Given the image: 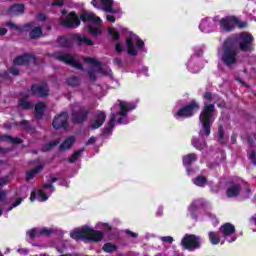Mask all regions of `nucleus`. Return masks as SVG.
Masks as SVG:
<instances>
[{
    "instance_id": "3c124183",
    "label": "nucleus",
    "mask_w": 256,
    "mask_h": 256,
    "mask_svg": "<svg viewBox=\"0 0 256 256\" xmlns=\"http://www.w3.org/2000/svg\"><path fill=\"white\" fill-rule=\"evenodd\" d=\"M45 19H47V16L43 13H40L36 16L37 21H45Z\"/></svg>"
},
{
    "instance_id": "423d86ee",
    "label": "nucleus",
    "mask_w": 256,
    "mask_h": 256,
    "mask_svg": "<svg viewBox=\"0 0 256 256\" xmlns=\"http://www.w3.org/2000/svg\"><path fill=\"white\" fill-rule=\"evenodd\" d=\"M217 25L220 26L222 31H233L235 27L245 29V27H247V22H240V20L235 16H226L220 20H217Z\"/></svg>"
},
{
    "instance_id": "e433bc0d",
    "label": "nucleus",
    "mask_w": 256,
    "mask_h": 256,
    "mask_svg": "<svg viewBox=\"0 0 256 256\" xmlns=\"http://www.w3.org/2000/svg\"><path fill=\"white\" fill-rule=\"evenodd\" d=\"M66 83L70 87H77V85L81 83V80L76 76H71L70 78L67 79Z\"/></svg>"
},
{
    "instance_id": "bf43d9fd",
    "label": "nucleus",
    "mask_w": 256,
    "mask_h": 256,
    "mask_svg": "<svg viewBox=\"0 0 256 256\" xmlns=\"http://www.w3.org/2000/svg\"><path fill=\"white\" fill-rule=\"evenodd\" d=\"M250 223H251V225H255V226H256V214H254V215L250 218Z\"/></svg>"
},
{
    "instance_id": "f257e3e1",
    "label": "nucleus",
    "mask_w": 256,
    "mask_h": 256,
    "mask_svg": "<svg viewBox=\"0 0 256 256\" xmlns=\"http://www.w3.org/2000/svg\"><path fill=\"white\" fill-rule=\"evenodd\" d=\"M253 35L242 33L226 39L219 52L220 59L226 67H235L239 61V51H251Z\"/></svg>"
},
{
    "instance_id": "6e6552de",
    "label": "nucleus",
    "mask_w": 256,
    "mask_h": 256,
    "mask_svg": "<svg viewBox=\"0 0 256 256\" xmlns=\"http://www.w3.org/2000/svg\"><path fill=\"white\" fill-rule=\"evenodd\" d=\"M72 111L71 119L73 123H83L87 121V116L89 115V108L81 106L79 103H74L70 106Z\"/></svg>"
},
{
    "instance_id": "393cba45",
    "label": "nucleus",
    "mask_w": 256,
    "mask_h": 256,
    "mask_svg": "<svg viewBox=\"0 0 256 256\" xmlns=\"http://www.w3.org/2000/svg\"><path fill=\"white\" fill-rule=\"evenodd\" d=\"M47 199H49V194L45 193H32L30 196L31 203H35V201L43 203L44 201H47Z\"/></svg>"
},
{
    "instance_id": "f03ea898",
    "label": "nucleus",
    "mask_w": 256,
    "mask_h": 256,
    "mask_svg": "<svg viewBox=\"0 0 256 256\" xmlns=\"http://www.w3.org/2000/svg\"><path fill=\"white\" fill-rule=\"evenodd\" d=\"M215 115V105L205 103L199 116V121L201 123L199 139H192V145L195 149L201 150L207 147V142H205L203 138L211 135V126L213 125V121H215Z\"/></svg>"
},
{
    "instance_id": "7ed1b4c3",
    "label": "nucleus",
    "mask_w": 256,
    "mask_h": 256,
    "mask_svg": "<svg viewBox=\"0 0 256 256\" xmlns=\"http://www.w3.org/2000/svg\"><path fill=\"white\" fill-rule=\"evenodd\" d=\"M118 107L119 112L115 114V112H112L111 118L108 122V128L113 129L115 127V121L119 123V125H127L129 123V118L127 117V113L129 111H133L137 107V104L134 102H127L118 100Z\"/></svg>"
},
{
    "instance_id": "09e8293b",
    "label": "nucleus",
    "mask_w": 256,
    "mask_h": 256,
    "mask_svg": "<svg viewBox=\"0 0 256 256\" xmlns=\"http://www.w3.org/2000/svg\"><path fill=\"white\" fill-rule=\"evenodd\" d=\"M95 141H97V138L94 136L90 137L89 140L85 143L86 147L89 145H95Z\"/></svg>"
},
{
    "instance_id": "e2e57ef3",
    "label": "nucleus",
    "mask_w": 256,
    "mask_h": 256,
    "mask_svg": "<svg viewBox=\"0 0 256 256\" xmlns=\"http://www.w3.org/2000/svg\"><path fill=\"white\" fill-rule=\"evenodd\" d=\"M188 69H190L192 71V73H199V71H200V69L193 70L191 63L188 65Z\"/></svg>"
},
{
    "instance_id": "20e7f679",
    "label": "nucleus",
    "mask_w": 256,
    "mask_h": 256,
    "mask_svg": "<svg viewBox=\"0 0 256 256\" xmlns=\"http://www.w3.org/2000/svg\"><path fill=\"white\" fill-rule=\"evenodd\" d=\"M70 237L76 241H94L95 243L103 239V232L97 231L89 226H83L82 228H77L70 233Z\"/></svg>"
},
{
    "instance_id": "603ef678",
    "label": "nucleus",
    "mask_w": 256,
    "mask_h": 256,
    "mask_svg": "<svg viewBox=\"0 0 256 256\" xmlns=\"http://www.w3.org/2000/svg\"><path fill=\"white\" fill-rule=\"evenodd\" d=\"M114 64H116L117 67H122L123 66V61L121 60V58H115L114 59Z\"/></svg>"
},
{
    "instance_id": "69168bd1",
    "label": "nucleus",
    "mask_w": 256,
    "mask_h": 256,
    "mask_svg": "<svg viewBox=\"0 0 256 256\" xmlns=\"http://www.w3.org/2000/svg\"><path fill=\"white\" fill-rule=\"evenodd\" d=\"M0 35H7V30L5 28H0Z\"/></svg>"
},
{
    "instance_id": "338daca9",
    "label": "nucleus",
    "mask_w": 256,
    "mask_h": 256,
    "mask_svg": "<svg viewBox=\"0 0 256 256\" xmlns=\"http://www.w3.org/2000/svg\"><path fill=\"white\" fill-rule=\"evenodd\" d=\"M18 253H27V250H25V249H18Z\"/></svg>"
},
{
    "instance_id": "9b49d317",
    "label": "nucleus",
    "mask_w": 256,
    "mask_h": 256,
    "mask_svg": "<svg viewBox=\"0 0 256 256\" xmlns=\"http://www.w3.org/2000/svg\"><path fill=\"white\" fill-rule=\"evenodd\" d=\"M54 59L58 61H62L66 63V65H71V67H75L76 69H83V65L75 59V57L71 56L70 54H64L61 52L54 53Z\"/></svg>"
},
{
    "instance_id": "0e129e2a",
    "label": "nucleus",
    "mask_w": 256,
    "mask_h": 256,
    "mask_svg": "<svg viewBox=\"0 0 256 256\" xmlns=\"http://www.w3.org/2000/svg\"><path fill=\"white\" fill-rule=\"evenodd\" d=\"M126 233H127L128 235H131V236L134 237V238L138 237L137 233L131 232V231H129V230H126Z\"/></svg>"
},
{
    "instance_id": "774afa93",
    "label": "nucleus",
    "mask_w": 256,
    "mask_h": 256,
    "mask_svg": "<svg viewBox=\"0 0 256 256\" xmlns=\"http://www.w3.org/2000/svg\"><path fill=\"white\" fill-rule=\"evenodd\" d=\"M157 215H163V209L160 208L157 212Z\"/></svg>"
},
{
    "instance_id": "a211bd4d",
    "label": "nucleus",
    "mask_w": 256,
    "mask_h": 256,
    "mask_svg": "<svg viewBox=\"0 0 256 256\" xmlns=\"http://www.w3.org/2000/svg\"><path fill=\"white\" fill-rule=\"evenodd\" d=\"M215 27H217V18L215 19H204L200 23V30L202 33H211L215 31Z\"/></svg>"
},
{
    "instance_id": "8fccbe9b",
    "label": "nucleus",
    "mask_w": 256,
    "mask_h": 256,
    "mask_svg": "<svg viewBox=\"0 0 256 256\" xmlns=\"http://www.w3.org/2000/svg\"><path fill=\"white\" fill-rule=\"evenodd\" d=\"M65 0H58L54 3H52V7H63V5H65L64 3Z\"/></svg>"
},
{
    "instance_id": "473e14b6",
    "label": "nucleus",
    "mask_w": 256,
    "mask_h": 256,
    "mask_svg": "<svg viewBox=\"0 0 256 256\" xmlns=\"http://www.w3.org/2000/svg\"><path fill=\"white\" fill-rule=\"evenodd\" d=\"M41 171H43V165H39L37 168L29 170L26 174V179L28 181L33 179L38 173H41Z\"/></svg>"
},
{
    "instance_id": "5fc2aeb1",
    "label": "nucleus",
    "mask_w": 256,
    "mask_h": 256,
    "mask_svg": "<svg viewBox=\"0 0 256 256\" xmlns=\"http://www.w3.org/2000/svg\"><path fill=\"white\" fill-rule=\"evenodd\" d=\"M107 21H109L110 23H115V16L113 15H107L106 16Z\"/></svg>"
},
{
    "instance_id": "bb28decb",
    "label": "nucleus",
    "mask_w": 256,
    "mask_h": 256,
    "mask_svg": "<svg viewBox=\"0 0 256 256\" xmlns=\"http://www.w3.org/2000/svg\"><path fill=\"white\" fill-rule=\"evenodd\" d=\"M10 15H23L25 6L23 4H15L9 9Z\"/></svg>"
},
{
    "instance_id": "c85d7f7f",
    "label": "nucleus",
    "mask_w": 256,
    "mask_h": 256,
    "mask_svg": "<svg viewBox=\"0 0 256 256\" xmlns=\"http://www.w3.org/2000/svg\"><path fill=\"white\" fill-rule=\"evenodd\" d=\"M73 39H76L79 45H93V41H91V39L87 38L85 35L75 34Z\"/></svg>"
},
{
    "instance_id": "f8f14e48",
    "label": "nucleus",
    "mask_w": 256,
    "mask_h": 256,
    "mask_svg": "<svg viewBox=\"0 0 256 256\" xmlns=\"http://www.w3.org/2000/svg\"><path fill=\"white\" fill-rule=\"evenodd\" d=\"M181 243L188 251H195L201 246V239L195 235L186 234Z\"/></svg>"
},
{
    "instance_id": "72a5a7b5",
    "label": "nucleus",
    "mask_w": 256,
    "mask_h": 256,
    "mask_svg": "<svg viewBox=\"0 0 256 256\" xmlns=\"http://www.w3.org/2000/svg\"><path fill=\"white\" fill-rule=\"evenodd\" d=\"M45 103L43 102H39L38 104H36L35 106V112H36V119H41V117H43V111H45Z\"/></svg>"
},
{
    "instance_id": "2f4dec72",
    "label": "nucleus",
    "mask_w": 256,
    "mask_h": 256,
    "mask_svg": "<svg viewBox=\"0 0 256 256\" xmlns=\"http://www.w3.org/2000/svg\"><path fill=\"white\" fill-rule=\"evenodd\" d=\"M32 57L30 55H23V56H18L17 58L14 59V65H27L29 61H31Z\"/></svg>"
},
{
    "instance_id": "dca6fc26",
    "label": "nucleus",
    "mask_w": 256,
    "mask_h": 256,
    "mask_svg": "<svg viewBox=\"0 0 256 256\" xmlns=\"http://www.w3.org/2000/svg\"><path fill=\"white\" fill-rule=\"evenodd\" d=\"M67 121H69V114H67V112H62L54 118L52 125L54 129H67L69 127Z\"/></svg>"
},
{
    "instance_id": "aec40b11",
    "label": "nucleus",
    "mask_w": 256,
    "mask_h": 256,
    "mask_svg": "<svg viewBox=\"0 0 256 256\" xmlns=\"http://www.w3.org/2000/svg\"><path fill=\"white\" fill-rule=\"evenodd\" d=\"M105 119H107L105 112H96L94 118L90 123L91 129H99V127H101L103 123H105Z\"/></svg>"
},
{
    "instance_id": "7c9ffc66",
    "label": "nucleus",
    "mask_w": 256,
    "mask_h": 256,
    "mask_svg": "<svg viewBox=\"0 0 256 256\" xmlns=\"http://www.w3.org/2000/svg\"><path fill=\"white\" fill-rule=\"evenodd\" d=\"M57 43L60 47H71L73 40L70 37L62 36L57 39Z\"/></svg>"
},
{
    "instance_id": "a19ab883",
    "label": "nucleus",
    "mask_w": 256,
    "mask_h": 256,
    "mask_svg": "<svg viewBox=\"0 0 256 256\" xmlns=\"http://www.w3.org/2000/svg\"><path fill=\"white\" fill-rule=\"evenodd\" d=\"M3 141H8V143H14V144H19L21 143L20 138H11V136H4L2 137Z\"/></svg>"
},
{
    "instance_id": "6ab92c4d",
    "label": "nucleus",
    "mask_w": 256,
    "mask_h": 256,
    "mask_svg": "<svg viewBox=\"0 0 256 256\" xmlns=\"http://www.w3.org/2000/svg\"><path fill=\"white\" fill-rule=\"evenodd\" d=\"M224 199H230L231 201H247V199H251L255 201V196L249 193H226Z\"/></svg>"
},
{
    "instance_id": "13d9d810",
    "label": "nucleus",
    "mask_w": 256,
    "mask_h": 256,
    "mask_svg": "<svg viewBox=\"0 0 256 256\" xmlns=\"http://www.w3.org/2000/svg\"><path fill=\"white\" fill-rule=\"evenodd\" d=\"M250 159L254 165H256L255 152L250 153Z\"/></svg>"
},
{
    "instance_id": "c03bdc74",
    "label": "nucleus",
    "mask_w": 256,
    "mask_h": 256,
    "mask_svg": "<svg viewBox=\"0 0 256 256\" xmlns=\"http://www.w3.org/2000/svg\"><path fill=\"white\" fill-rule=\"evenodd\" d=\"M19 105L20 107H22V109H31L32 107L31 103H29L25 99H20Z\"/></svg>"
},
{
    "instance_id": "ddd939ff",
    "label": "nucleus",
    "mask_w": 256,
    "mask_h": 256,
    "mask_svg": "<svg viewBox=\"0 0 256 256\" xmlns=\"http://www.w3.org/2000/svg\"><path fill=\"white\" fill-rule=\"evenodd\" d=\"M22 201L23 198L18 197L17 195L9 197L5 193H0V203H3V205H10V207L7 208V211H11L12 209H15V207H19Z\"/></svg>"
},
{
    "instance_id": "de8ad7c7",
    "label": "nucleus",
    "mask_w": 256,
    "mask_h": 256,
    "mask_svg": "<svg viewBox=\"0 0 256 256\" xmlns=\"http://www.w3.org/2000/svg\"><path fill=\"white\" fill-rule=\"evenodd\" d=\"M97 229H103L106 227V229H111V226L107 223L100 222L96 225Z\"/></svg>"
},
{
    "instance_id": "864d4df0",
    "label": "nucleus",
    "mask_w": 256,
    "mask_h": 256,
    "mask_svg": "<svg viewBox=\"0 0 256 256\" xmlns=\"http://www.w3.org/2000/svg\"><path fill=\"white\" fill-rule=\"evenodd\" d=\"M7 183H9L8 177L0 178V186L6 185Z\"/></svg>"
},
{
    "instance_id": "052dcab7",
    "label": "nucleus",
    "mask_w": 256,
    "mask_h": 256,
    "mask_svg": "<svg viewBox=\"0 0 256 256\" xmlns=\"http://www.w3.org/2000/svg\"><path fill=\"white\" fill-rule=\"evenodd\" d=\"M10 73H11L12 75H19V69H17V68H12L11 71H10Z\"/></svg>"
},
{
    "instance_id": "412c9836",
    "label": "nucleus",
    "mask_w": 256,
    "mask_h": 256,
    "mask_svg": "<svg viewBox=\"0 0 256 256\" xmlns=\"http://www.w3.org/2000/svg\"><path fill=\"white\" fill-rule=\"evenodd\" d=\"M32 93L34 95H38V97H47L49 95V88L47 87V84H35L31 88Z\"/></svg>"
},
{
    "instance_id": "f704fd0d",
    "label": "nucleus",
    "mask_w": 256,
    "mask_h": 256,
    "mask_svg": "<svg viewBox=\"0 0 256 256\" xmlns=\"http://www.w3.org/2000/svg\"><path fill=\"white\" fill-rule=\"evenodd\" d=\"M194 185H197V187H205L207 185V177L200 175L192 180Z\"/></svg>"
},
{
    "instance_id": "58836bf2",
    "label": "nucleus",
    "mask_w": 256,
    "mask_h": 256,
    "mask_svg": "<svg viewBox=\"0 0 256 256\" xmlns=\"http://www.w3.org/2000/svg\"><path fill=\"white\" fill-rule=\"evenodd\" d=\"M85 151V149H80L76 152L73 153V155L69 158V162L70 163H75V161H77L79 159V157H81V154Z\"/></svg>"
},
{
    "instance_id": "a878e982",
    "label": "nucleus",
    "mask_w": 256,
    "mask_h": 256,
    "mask_svg": "<svg viewBox=\"0 0 256 256\" xmlns=\"http://www.w3.org/2000/svg\"><path fill=\"white\" fill-rule=\"evenodd\" d=\"M204 206H205V203H203V200H196V201L192 202V204L188 208V210L191 213L192 219H195V215H193V213H195V211H197V209H201Z\"/></svg>"
},
{
    "instance_id": "f3484780",
    "label": "nucleus",
    "mask_w": 256,
    "mask_h": 256,
    "mask_svg": "<svg viewBox=\"0 0 256 256\" xmlns=\"http://www.w3.org/2000/svg\"><path fill=\"white\" fill-rule=\"evenodd\" d=\"M91 5L96 9H103L107 13H117L113 9V0H92Z\"/></svg>"
},
{
    "instance_id": "c9c22d12",
    "label": "nucleus",
    "mask_w": 256,
    "mask_h": 256,
    "mask_svg": "<svg viewBox=\"0 0 256 256\" xmlns=\"http://www.w3.org/2000/svg\"><path fill=\"white\" fill-rule=\"evenodd\" d=\"M195 161H197V155H195L194 153L188 154L183 157L184 165H191V163H195Z\"/></svg>"
},
{
    "instance_id": "9d476101",
    "label": "nucleus",
    "mask_w": 256,
    "mask_h": 256,
    "mask_svg": "<svg viewBox=\"0 0 256 256\" xmlns=\"http://www.w3.org/2000/svg\"><path fill=\"white\" fill-rule=\"evenodd\" d=\"M196 111H199V104L196 102H191L186 107H182L180 110H178L174 117L175 119H183L187 117H193Z\"/></svg>"
},
{
    "instance_id": "49530a36",
    "label": "nucleus",
    "mask_w": 256,
    "mask_h": 256,
    "mask_svg": "<svg viewBox=\"0 0 256 256\" xmlns=\"http://www.w3.org/2000/svg\"><path fill=\"white\" fill-rule=\"evenodd\" d=\"M160 240L163 243H173V237H171V236H162V237H160Z\"/></svg>"
},
{
    "instance_id": "37998d69",
    "label": "nucleus",
    "mask_w": 256,
    "mask_h": 256,
    "mask_svg": "<svg viewBox=\"0 0 256 256\" xmlns=\"http://www.w3.org/2000/svg\"><path fill=\"white\" fill-rule=\"evenodd\" d=\"M57 145H59V140H54V141H51L49 144H47L45 147H44V151H49L50 149H53V147H57Z\"/></svg>"
},
{
    "instance_id": "4468645a",
    "label": "nucleus",
    "mask_w": 256,
    "mask_h": 256,
    "mask_svg": "<svg viewBox=\"0 0 256 256\" xmlns=\"http://www.w3.org/2000/svg\"><path fill=\"white\" fill-rule=\"evenodd\" d=\"M133 41H136V47L137 49H143L145 47V42L143 40L139 39L137 35H132L130 38L126 40V45L128 49L129 55H137V49H135V43Z\"/></svg>"
},
{
    "instance_id": "4d7b16f0",
    "label": "nucleus",
    "mask_w": 256,
    "mask_h": 256,
    "mask_svg": "<svg viewBox=\"0 0 256 256\" xmlns=\"http://www.w3.org/2000/svg\"><path fill=\"white\" fill-rule=\"evenodd\" d=\"M204 99H207L208 101H211V99H212L211 92H206V93L204 94Z\"/></svg>"
},
{
    "instance_id": "4be33fe9",
    "label": "nucleus",
    "mask_w": 256,
    "mask_h": 256,
    "mask_svg": "<svg viewBox=\"0 0 256 256\" xmlns=\"http://www.w3.org/2000/svg\"><path fill=\"white\" fill-rule=\"evenodd\" d=\"M246 192V193H249V191H251L249 189V185L245 182H241V183H238V184H233L232 186H230L228 188V193H239V192Z\"/></svg>"
},
{
    "instance_id": "2eb2a0df",
    "label": "nucleus",
    "mask_w": 256,
    "mask_h": 256,
    "mask_svg": "<svg viewBox=\"0 0 256 256\" xmlns=\"http://www.w3.org/2000/svg\"><path fill=\"white\" fill-rule=\"evenodd\" d=\"M220 231L224 237L225 241L228 243H233L237 239L235 236V226L231 223H226L220 227Z\"/></svg>"
},
{
    "instance_id": "39448f33",
    "label": "nucleus",
    "mask_w": 256,
    "mask_h": 256,
    "mask_svg": "<svg viewBox=\"0 0 256 256\" xmlns=\"http://www.w3.org/2000/svg\"><path fill=\"white\" fill-rule=\"evenodd\" d=\"M80 19L81 21L87 22V23H93L94 25H96L95 28L89 26V31L91 33V35H93V37H97L99 35H101V23H103V21L101 20V18L97 15H95V13L84 10L81 14H80Z\"/></svg>"
},
{
    "instance_id": "a18cd8bd",
    "label": "nucleus",
    "mask_w": 256,
    "mask_h": 256,
    "mask_svg": "<svg viewBox=\"0 0 256 256\" xmlns=\"http://www.w3.org/2000/svg\"><path fill=\"white\" fill-rule=\"evenodd\" d=\"M218 141H219V143H221L222 145H224V143H225V139L223 138V128H219V130H218Z\"/></svg>"
},
{
    "instance_id": "cd10ccee",
    "label": "nucleus",
    "mask_w": 256,
    "mask_h": 256,
    "mask_svg": "<svg viewBox=\"0 0 256 256\" xmlns=\"http://www.w3.org/2000/svg\"><path fill=\"white\" fill-rule=\"evenodd\" d=\"M209 240L212 243V245H219L221 243L222 245L225 243V240H221V237L219 236V233L217 232H209Z\"/></svg>"
},
{
    "instance_id": "79ce46f5",
    "label": "nucleus",
    "mask_w": 256,
    "mask_h": 256,
    "mask_svg": "<svg viewBox=\"0 0 256 256\" xmlns=\"http://www.w3.org/2000/svg\"><path fill=\"white\" fill-rule=\"evenodd\" d=\"M108 33L115 40H117V39H119V37H121V35L119 34V31H117L115 28H109Z\"/></svg>"
},
{
    "instance_id": "b1692460",
    "label": "nucleus",
    "mask_w": 256,
    "mask_h": 256,
    "mask_svg": "<svg viewBox=\"0 0 256 256\" xmlns=\"http://www.w3.org/2000/svg\"><path fill=\"white\" fill-rule=\"evenodd\" d=\"M51 233V230L47 228L42 229H32L27 232L28 237L30 239H35V237H39L40 235H49Z\"/></svg>"
},
{
    "instance_id": "c756f323",
    "label": "nucleus",
    "mask_w": 256,
    "mask_h": 256,
    "mask_svg": "<svg viewBox=\"0 0 256 256\" xmlns=\"http://www.w3.org/2000/svg\"><path fill=\"white\" fill-rule=\"evenodd\" d=\"M73 143H75V136L68 137L64 143L60 145V151H67L68 149H71L73 146Z\"/></svg>"
},
{
    "instance_id": "0eeeda50",
    "label": "nucleus",
    "mask_w": 256,
    "mask_h": 256,
    "mask_svg": "<svg viewBox=\"0 0 256 256\" xmlns=\"http://www.w3.org/2000/svg\"><path fill=\"white\" fill-rule=\"evenodd\" d=\"M84 62L92 65V69L89 70L88 75L90 77V81H95V71L96 73H101L102 75H112L111 68L107 66H101V63L94 58H84Z\"/></svg>"
},
{
    "instance_id": "1a4fd4ad",
    "label": "nucleus",
    "mask_w": 256,
    "mask_h": 256,
    "mask_svg": "<svg viewBox=\"0 0 256 256\" xmlns=\"http://www.w3.org/2000/svg\"><path fill=\"white\" fill-rule=\"evenodd\" d=\"M60 23L63 25V27H67L68 29H75V27H79V25H81L79 16H77L75 12H70L67 14L66 11H62Z\"/></svg>"
},
{
    "instance_id": "6e6d98bb",
    "label": "nucleus",
    "mask_w": 256,
    "mask_h": 256,
    "mask_svg": "<svg viewBox=\"0 0 256 256\" xmlns=\"http://www.w3.org/2000/svg\"><path fill=\"white\" fill-rule=\"evenodd\" d=\"M116 52L117 53H122L123 52V47L119 43L116 44Z\"/></svg>"
},
{
    "instance_id": "ea45409f",
    "label": "nucleus",
    "mask_w": 256,
    "mask_h": 256,
    "mask_svg": "<svg viewBox=\"0 0 256 256\" xmlns=\"http://www.w3.org/2000/svg\"><path fill=\"white\" fill-rule=\"evenodd\" d=\"M45 191H55V188H53L52 183L44 184L42 188L39 190V193H45Z\"/></svg>"
},
{
    "instance_id": "5701e85b",
    "label": "nucleus",
    "mask_w": 256,
    "mask_h": 256,
    "mask_svg": "<svg viewBox=\"0 0 256 256\" xmlns=\"http://www.w3.org/2000/svg\"><path fill=\"white\" fill-rule=\"evenodd\" d=\"M26 27H30V39H39L43 36V30L39 26H35V23L27 24Z\"/></svg>"
},
{
    "instance_id": "4c0bfd02",
    "label": "nucleus",
    "mask_w": 256,
    "mask_h": 256,
    "mask_svg": "<svg viewBox=\"0 0 256 256\" xmlns=\"http://www.w3.org/2000/svg\"><path fill=\"white\" fill-rule=\"evenodd\" d=\"M102 249L105 253H113V251H117V246L113 243H106Z\"/></svg>"
},
{
    "instance_id": "680f3d73",
    "label": "nucleus",
    "mask_w": 256,
    "mask_h": 256,
    "mask_svg": "<svg viewBox=\"0 0 256 256\" xmlns=\"http://www.w3.org/2000/svg\"><path fill=\"white\" fill-rule=\"evenodd\" d=\"M6 25L8 27H13L14 29H19V27L17 25H15L14 23H12V22H8V23H6Z\"/></svg>"
}]
</instances>
